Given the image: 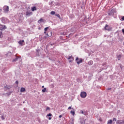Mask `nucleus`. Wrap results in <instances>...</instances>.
Listing matches in <instances>:
<instances>
[{
	"label": "nucleus",
	"instance_id": "nucleus-1",
	"mask_svg": "<svg viewBox=\"0 0 124 124\" xmlns=\"http://www.w3.org/2000/svg\"><path fill=\"white\" fill-rule=\"evenodd\" d=\"M117 13L116 9H113L108 13V16H114L115 14Z\"/></svg>",
	"mask_w": 124,
	"mask_h": 124
},
{
	"label": "nucleus",
	"instance_id": "nucleus-2",
	"mask_svg": "<svg viewBox=\"0 0 124 124\" xmlns=\"http://www.w3.org/2000/svg\"><path fill=\"white\" fill-rule=\"evenodd\" d=\"M76 62H77V63L78 64H80V63H82L83 62V59L81 58H79L78 57H77L76 59Z\"/></svg>",
	"mask_w": 124,
	"mask_h": 124
},
{
	"label": "nucleus",
	"instance_id": "nucleus-3",
	"mask_svg": "<svg viewBox=\"0 0 124 124\" xmlns=\"http://www.w3.org/2000/svg\"><path fill=\"white\" fill-rule=\"evenodd\" d=\"M80 97L82 98H86L87 97V93L85 92H82L80 93Z\"/></svg>",
	"mask_w": 124,
	"mask_h": 124
},
{
	"label": "nucleus",
	"instance_id": "nucleus-4",
	"mask_svg": "<svg viewBox=\"0 0 124 124\" xmlns=\"http://www.w3.org/2000/svg\"><path fill=\"white\" fill-rule=\"evenodd\" d=\"M1 21L3 23V24H6V23H8V19L5 17H2Z\"/></svg>",
	"mask_w": 124,
	"mask_h": 124
},
{
	"label": "nucleus",
	"instance_id": "nucleus-5",
	"mask_svg": "<svg viewBox=\"0 0 124 124\" xmlns=\"http://www.w3.org/2000/svg\"><path fill=\"white\" fill-rule=\"evenodd\" d=\"M3 10L4 11V12H5L6 13H7V12H8V11H9V7H8V6H4Z\"/></svg>",
	"mask_w": 124,
	"mask_h": 124
},
{
	"label": "nucleus",
	"instance_id": "nucleus-6",
	"mask_svg": "<svg viewBox=\"0 0 124 124\" xmlns=\"http://www.w3.org/2000/svg\"><path fill=\"white\" fill-rule=\"evenodd\" d=\"M104 29L106 31H111V27H110V26H109V25L106 24L104 28Z\"/></svg>",
	"mask_w": 124,
	"mask_h": 124
},
{
	"label": "nucleus",
	"instance_id": "nucleus-7",
	"mask_svg": "<svg viewBox=\"0 0 124 124\" xmlns=\"http://www.w3.org/2000/svg\"><path fill=\"white\" fill-rule=\"evenodd\" d=\"M67 60H69V62H73V61H74V57H73V56H72V55H71V56H69L67 58Z\"/></svg>",
	"mask_w": 124,
	"mask_h": 124
},
{
	"label": "nucleus",
	"instance_id": "nucleus-8",
	"mask_svg": "<svg viewBox=\"0 0 124 124\" xmlns=\"http://www.w3.org/2000/svg\"><path fill=\"white\" fill-rule=\"evenodd\" d=\"M6 29L5 25L0 24V31H4V30H6Z\"/></svg>",
	"mask_w": 124,
	"mask_h": 124
},
{
	"label": "nucleus",
	"instance_id": "nucleus-9",
	"mask_svg": "<svg viewBox=\"0 0 124 124\" xmlns=\"http://www.w3.org/2000/svg\"><path fill=\"white\" fill-rule=\"evenodd\" d=\"M26 14L27 17H30L31 15H32V12H31L30 11H27L26 12Z\"/></svg>",
	"mask_w": 124,
	"mask_h": 124
},
{
	"label": "nucleus",
	"instance_id": "nucleus-10",
	"mask_svg": "<svg viewBox=\"0 0 124 124\" xmlns=\"http://www.w3.org/2000/svg\"><path fill=\"white\" fill-rule=\"evenodd\" d=\"M117 124H124V120H118L117 121Z\"/></svg>",
	"mask_w": 124,
	"mask_h": 124
},
{
	"label": "nucleus",
	"instance_id": "nucleus-11",
	"mask_svg": "<svg viewBox=\"0 0 124 124\" xmlns=\"http://www.w3.org/2000/svg\"><path fill=\"white\" fill-rule=\"evenodd\" d=\"M51 33H52V32H51V31L48 32L46 33V36H47L46 37H50V36H51L52 35V34H51Z\"/></svg>",
	"mask_w": 124,
	"mask_h": 124
},
{
	"label": "nucleus",
	"instance_id": "nucleus-12",
	"mask_svg": "<svg viewBox=\"0 0 124 124\" xmlns=\"http://www.w3.org/2000/svg\"><path fill=\"white\" fill-rule=\"evenodd\" d=\"M24 42H25V41L23 40H20L18 42L19 44H20V45H21V46H23V44L24 43Z\"/></svg>",
	"mask_w": 124,
	"mask_h": 124
},
{
	"label": "nucleus",
	"instance_id": "nucleus-13",
	"mask_svg": "<svg viewBox=\"0 0 124 124\" xmlns=\"http://www.w3.org/2000/svg\"><path fill=\"white\" fill-rule=\"evenodd\" d=\"M26 91V89L24 87H21L20 89L21 93H24V92Z\"/></svg>",
	"mask_w": 124,
	"mask_h": 124
},
{
	"label": "nucleus",
	"instance_id": "nucleus-14",
	"mask_svg": "<svg viewBox=\"0 0 124 124\" xmlns=\"http://www.w3.org/2000/svg\"><path fill=\"white\" fill-rule=\"evenodd\" d=\"M31 9L32 11H36V10H37V9L36 8V7L35 6L32 7L31 8Z\"/></svg>",
	"mask_w": 124,
	"mask_h": 124
},
{
	"label": "nucleus",
	"instance_id": "nucleus-15",
	"mask_svg": "<svg viewBox=\"0 0 124 124\" xmlns=\"http://www.w3.org/2000/svg\"><path fill=\"white\" fill-rule=\"evenodd\" d=\"M93 61H90L88 62L89 65H93Z\"/></svg>",
	"mask_w": 124,
	"mask_h": 124
},
{
	"label": "nucleus",
	"instance_id": "nucleus-16",
	"mask_svg": "<svg viewBox=\"0 0 124 124\" xmlns=\"http://www.w3.org/2000/svg\"><path fill=\"white\" fill-rule=\"evenodd\" d=\"M112 122H113V120H109L108 121V124H112Z\"/></svg>",
	"mask_w": 124,
	"mask_h": 124
},
{
	"label": "nucleus",
	"instance_id": "nucleus-17",
	"mask_svg": "<svg viewBox=\"0 0 124 124\" xmlns=\"http://www.w3.org/2000/svg\"><path fill=\"white\" fill-rule=\"evenodd\" d=\"M77 82H78V83L80 82H82V80H81V79L80 78H78L77 79Z\"/></svg>",
	"mask_w": 124,
	"mask_h": 124
},
{
	"label": "nucleus",
	"instance_id": "nucleus-18",
	"mask_svg": "<svg viewBox=\"0 0 124 124\" xmlns=\"http://www.w3.org/2000/svg\"><path fill=\"white\" fill-rule=\"evenodd\" d=\"M117 58V59H118V61H120V59H121V58H122V55H118Z\"/></svg>",
	"mask_w": 124,
	"mask_h": 124
},
{
	"label": "nucleus",
	"instance_id": "nucleus-19",
	"mask_svg": "<svg viewBox=\"0 0 124 124\" xmlns=\"http://www.w3.org/2000/svg\"><path fill=\"white\" fill-rule=\"evenodd\" d=\"M11 94V92H9L6 93V96H8Z\"/></svg>",
	"mask_w": 124,
	"mask_h": 124
},
{
	"label": "nucleus",
	"instance_id": "nucleus-20",
	"mask_svg": "<svg viewBox=\"0 0 124 124\" xmlns=\"http://www.w3.org/2000/svg\"><path fill=\"white\" fill-rule=\"evenodd\" d=\"M43 22V19L42 18H41L39 20H38V23H42Z\"/></svg>",
	"mask_w": 124,
	"mask_h": 124
},
{
	"label": "nucleus",
	"instance_id": "nucleus-21",
	"mask_svg": "<svg viewBox=\"0 0 124 124\" xmlns=\"http://www.w3.org/2000/svg\"><path fill=\"white\" fill-rule=\"evenodd\" d=\"M55 14L56 13L54 11H51L50 12V14H51V15H55Z\"/></svg>",
	"mask_w": 124,
	"mask_h": 124
},
{
	"label": "nucleus",
	"instance_id": "nucleus-22",
	"mask_svg": "<svg viewBox=\"0 0 124 124\" xmlns=\"http://www.w3.org/2000/svg\"><path fill=\"white\" fill-rule=\"evenodd\" d=\"M42 92L43 93H45V92H46V88H44V89H43V90H42Z\"/></svg>",
	"mask_w": 124,
	"mask_h": 124
},
{
	"label": "nucleus",
	"instance_id": "nucleus-23",
	"mask_svg": "<svg viewBox=\"0 0 124 124\" xmlns=\"http://www.w3.org/2000/svg\"><path fill=\"white\" fill-rule=\"evenodd\" d=\"M71 114H72L73 115H75V111H71L70 112Z\"/></svg>",
	"mask_w": 124,
	"mask_h": 124
},
{
	"label": "nucleus",
	"instance_id": "nucleus-24",
	"mask_svg": "<svg viewBox=\"0 0 124 124\" xmlns=\"http://www.w3.org/2000/svg\"><path fill=\"white\" fill-rule=\"evenodd\" d=\"M52 115L51 113H49L46 115V117H52Z\"/></svg>",
	"mask_w": 124,
	"mask_h": 124
},
{
	"label": "nucleus",
	"instance_id": "nucleus-25",
	"mask_svg": "<svg viewBox=\"0 0 124 124\" xmlns=\"http://www.w3.org/2000/svg\"><path fill=\"white\" fill-rule=\"evenodd\" d=\"M48 29H49V27H46L44 29L45 31H48Z\"/></svg>",
	"mask_w": 124,
	"mask_h": 124
},
{
	"label": "nucleus",
	"instance_id": "nucleus-26",
	"mask_svg": "<svg viewBox=\"0 0 124 124\" xmlns=\"http://www.w3.org/2000/svg\"><path fill=\"white\" fill-rule=\"evenodd\" d=\"M18 61V58H16L13 60V62H17Z\"/></svg>",
	"mask_w": 124,
	"mask_h": 124
},
{
	"label": "nucleus",
	"instance_id": "nucleus-27",
	"mask_svg": "<svg viewBox=\"0 0 124 124\" xmlns=\"http://www.w3.org/2000/svg\"><path fill=\"white\" fill-rule=\"evenodd\" d=\"M48 110H51V108L49 107H46V111H47Z\"/></svg>",
	"mask_w": 124,
	"mask_h": 124
},
{
	"label": "nucleus",
	"instance_id": "nucleus-28",
	"mask_svg": "<svg viewBox=\"0 0 124 124\" xmlns=\"http://www.w3.org/2000/svg\"><path fill=\"white\" fill-rule=\"evenodd\" d=\"M55 16H57V17H58V18H60L61 17V16H60V14L55 15Z\"/></svg>",
	"mask_w": 124,
	"mask_h": 124
},
{
	"label": "nucleus",
	"instance_id": "nucleus-29",
	"mask_svg": "<svg viewBox=\"0 0 124 124\" xmlns=\"http://www.w3.org/2000/svg\"><path fill=\"white\" fill-rule=\"evenodd\" d=\"M1 35H2V32L0 31V38H1Z\"/></svg>",
	"mask_w": 124,
	"mask_h": 124
},
{
	"label": "nucleus",
	"instance_id": "nucleus-30",
	"mask_svg": "<svg viewBox=\"0 0 124 124\" xmlns=\"http://www.w3.org/2000/svg\"><path fill=\"white\" fill-rule=\"evenodd\" d=\"M1 119H2V120L5 119V118L4 117V116L2 115V116H1Z\"/></svg>",
	"mask_w": 124,
	"mask_h": 124
},
{
	"label": "nucleus",
	"instance_id": "nucleus-31",
	"mask_svg": "<svg viewBox=\"0 0 124 124\" xmlns=\"http://www.w3.org/2000/svg\"><path fill=\"white\" fill-rule=\"evenodd\" d=\"M106 64H107V63L106 62H105L102 64V65L103 66H104V65H106Z\"/></svg>",
	"mask_w": 124,
	"mask_h": 124
},
{
	"label": "nucleus",
	"instance_id": "nucleus-32",
	"mask_svg": "<svg viewBox=\"0 0 124 124\" xmlns=\"http://www.w3.org/2000/svg\"><path fill=\"white\" fill-rule=\"evenodd\" d=\"M16 84L17 85H18V84H19V81L18 80H16Z\"/></svg>",
	"mask_w": 124,
	"mask_h": 124
},
{
	"label": "nucleus",
	"instance_id": "nucleus-33",
	"mask_svg": "<svg viewBox=\"0 0 124 124\" xmlns=\"http://www.w3.org/2000/svg\"><path fill=\"white\" fill-rule=\"evenodd\" d=\"M113 121H115V122H116L117 121V119L116 118H113Z\"/></svg>",
	"mask_w": 124,
	"mask_h": 124
},
{
	"label": "nucleus",
	"instance_id": "nucleus-34",
	"mask_svg": "<svg viewBox=\"0 0 124 124\" xmlns=\"http://www.w3.org/2000/svg\"><path fill=\"white\" fill-rule=\"evenodd\" d=\"M6 88H7V89H10V86H6Z\"/></svg>",
	"mask_w": 124,
	"mask_h": 124
},
{
	"label": "nucleus",
	"instance_id": "nucleus-35",
	"mask_svg": "<svg viewBox=\"0 0 124 124\" xmlns=\"http://www.w3.org/2000/svg\"><path fill=\"white\" fill-rule=\"evenodd\" d=\"M121 19L123 21H124V16H123Z\"/></svg>",
	"mask_w": 124,
	"mask_h": 124
},
{
	"label": "nucleus",
	"instance_id": "nucleus-36",
	"mask_svg": "<svg viewBox=\"0 0 124 124\" xmlns=\"http://www.w3.org/2000/svg\"><path fill=\"white\" fill-rule=\"evenodd\" d=\"M112 90V88H108V91H110V90Z\"/></svg>",
	"mask_w": 124,
	"mask_h": 124
},
{
	"label": "nucleus",
	"instance_id": "nucleus-37",
	"mask_svg": "<svg viewBox=\"0 0 124 124\" xmlns=\"http://www.w3.org/2000/svg\"><path fill=\"white\" fill-rule=\"evenodd\" d=\"M99 121H100V122H102V119L101 118H100L99 119Z\"/></svg>",
	"mask_w": 124,
	"mask_h": 124
},
{
	"label": "nucleus",
	"instance_id": "nucleus-38",
	"mask_svg": "<svg viewBox=\"0 0 124 124\" xmlns=\"http://www.w3.org/2000/svg\"><path fill=\"white\" fill-rule=\"evenodd\" d=\"M48 120H52V117H49Z\"/></svg>",
	"mask_w": 124,
	"mask_h": 124
},
{
	"label": "nucleus",
	"instance_id": "nucleus-39",
	"mask_svg": "<svg viewBox=\"0 0 124 124\" xmlns=\"http://www.w3.org/2000/svg\"><path fill=\"white\" fill-rule=\"evenodd\" d=\"M120 68H121V69H123V65H120Z\"/></svg>",
	"mask_w": 124,
	"mask_h": 124
},
{
	"label": "nucleus",
	"instance_id": "nucleus-40",
	"mask_svg": "<svg viewBox=\"0 0 124 124\" xmlns=\"http://www.w3.org/2000/svg\"><path fill=\"white\" fill-rule=\"evenodd\" d=\"M62 115H60L59 116V118H62Z\"/></svg>",
	"mask_w": 124,
	"mask_h": 124
},
{
	"label": "nucleus",
	"instance_id": "nucleus-41",
	"mask_svg": "<svg viewBox=\"0 0 124 124\" xmlns=\"http://www.w3.org/2000/svg\"><path fill=\"white\" fill-rule=\"evenodd\" d=\"M122 32H123V34H124V29L122 30Z\"/></svg>",
	"mask_w": 124,
	"mask_h": 124
},
{
	"label": "nucleus",
	"instance_id": "nucleus-42",
	"mask_svg": "<svg viewBox=\"0 0 124 124\" xmlns=\"http://www.w3.org/2000/svg\"><path fill=\"white\" fill-rule=\"evenodd\" d=\"M70 109H71V107H69L68 108V109H69V110H70Z\"/></svg>",
	"mask_w": 124,
	"mask_h": 124
},
{
	"label": "nucleus",
	"instance_id": "nucleus-43",
	"mask_svg": "<svg viewBox=\"0 0 124 124\" xmlns=\"http://www.w3.org/2000/svg\"><path fill=\"white\" fill-rule=\"evenodd\" d=\"M81 113L82 114H84V111H83V110H81Z\"/></svg>",
	"mask_w": 124,
	"mask_h": 124
},
{
	"label": "nucleus",
	"instance_id": "nucleus-44",
	"mask_svg": "<svg viewBox=\"0 0 124 124\" xmlns=\"http://www.w3.org/2000/svg\"><path fill=\"white\" fill-rule=\"evenodd\" d=\"M85 124V121H84L83 123H81V124Z\"/></svg>",
	"mask_w": 124,
	"mask_h": 124
},
{
	"label": "nucleus",
	"instance_id": "nucleus-45",
	"mask_svg": "<svg viewBox=\"0 0 124 124\" xmlns=\"http://www.w3.org/2000/svg\"><path fill=\"white\" fill-rule=\"evenodd\" d=\"M39 50H37V52H38H38H39Z\"/></svg>",
	"mask_w": 124,
	"mask_h": 124
},
{
	"label": "nucleus",
	"instance_id": "nucleus-46",
	"mask_svg": "<svg viewBox=\"0 0 124 124\" xmlns=\"http://www.w3.org/2000/svg\"><path fill=\"white\" fill-rule=\"evenodd\" d=\"M44 33H46V31H45Z\"/></svg>",
	"mask_w": 124,
	"mask_h": 124
},
{
	"label": "nucleus",
	"instance_id": "nucleus-47",
	"mask_svg": "<svg viewBox=\"0 0 124 124\" xmlns=\"http://www.w3.org/2000/svg\"><path fill=\"white\" fill-rule=\"evenodd\" d=\"M42 88H44V86H43L42 87Z\"/></svg>",
	"mask_w": 124,
	"mask_h": 124
},
{
	"label": "nucleus",
	"instance_id": "nucleus-48",
	"mask_svg": "<svg viewBox=\"0 0 124 124\" xmlns=\"http://www.w3.org/2000/svg\"><path fill=\"white\" fill-rule=\"evenodd\" d=\"M1 112L0 111V113H1Z\"/></svg>",
	"mask_w": 124,
	"mask_h": 124
},
{
	"label": "nucleus",
	"instance_id": "nucleus-49",
	"mask_svg": "<svg viewBox=\"0 0 124 124\" xmlns=\"http://www.w3.org/2000/svg\"><path fill=\"white\" fill-rule=\"evenodd\" d=\"M2 72H4L3 71H2Z\"/></svg>",
	"mask_w": 124,
	"mask_h": 124
}]
</instances>
